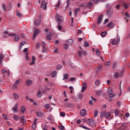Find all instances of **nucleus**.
<instances>
[{
	"instance_id": "nucleus-31",
	"label": "nucleus",
	"mask_w": 130,
	"mask_h": 130,
	"mask_svg": "<svg viewBox=\"0 0 130 130\" xmlns=\"http://www.w3.org/2000/svg\"><path fill=\"white\" fill-rule=\"evenodd\" d=\"M13 118L14 120H16V121L19 120V116L16 115L15 116H13Z\"/></svg>"
},
{
	"instance_id": "nucleus-1",
	"label": "nucleus",
	"mask_w": 130,
	"mask_h": 130,
	"mask_svg": "<svg viewBox=\"0 0 130 130\" xmlns=\"http://www.w3.org/2000/svg\"><path fill=\"white\" fill-rule=\"evenodd\" d=\"M55 19L57 22V28L60 31L61 29H62V26H61L60 25H61V23H63V17L61 16H59V15L58 13L56 14Z\"/></svg>"
},
{
	"instance_id": "nucleus-58",
	"label": "nucleus",
	"mask_w": 130,
	"mask_h": 130,
	"mask_svg": "<svg viewBox=\"0 0 130 130\" xmlns=\"http://www.w3.org/2000/svg\"><path fill=\"white\" fill-rule=\"evenodd\" d=\"M74 81H76V78H71L70 79V82H74Z\"/></svg>"
},
{
	"instance_id": "nucleus-26",
	"label": "nucleus",
	"mask_w": 130,
	"mask_h": 130,
	"mask_svg": "<svg viewBox=\"0 0 130 130\" xmlns=\"http://www.w3.org/2000/svg\"><path fill=\"white\" fill-rule=\"evenodd\" d=\"M123 7L124 8L125 10H127V9H128V6L126 3H123Z\"/></svg>"
},
{
	"instance_id": "nucleus-11",
	"label": "nucleus",
	"mask_w": 130,
	"mask_h": 130,
	"mask_svg": "<svg viewBox=\"0 0 130 130\" xmlns=\"http://www.w3.org/2000/svg\"><path fill=\"white\" fill-rule=\"evenodd\" d=\"M64 105L67 107H69L70 108H72V107H74V106H75V105L72 103H66L64 104Z\"/></svg>"
},
{
	"instance_id": "nucleus-28",
	"label": "nucleus",
	"mask_w": 130,
	"mask_h": 130,
	"mask_svg": "<svg viewBox=\"0 0 130 130\" xmlns=\"http://www.w3.org/2000/svg\"><path fill=\"white\" fill-rule=\"evenodd\" d=\"M115 96V94L112 93V92L109 93L108 94V97L109 98H113V97H114Z\"/></svg>"
},
{
	"instance_id": "nucleus-61",
	"label": "nucleus",
	"mask_w": 130,
	"mask_h": 130,
	"mask_svg": "<svg viewBox=\"0 0 130 130\" xmlns=\"http://www.w3.org/2000/svg\"><path fill=\"white\" fill-rule=\"evenodd\" d=\"M78 99H82L83 98V94H80L78 96Z\"/></svg>"
},
{
	"instance_id": "nucleus-50",
	"label": "nucleus",
	"mask_w": 130,
	"mask_h": 130,
	"mask_svg": "<svg viewBox=\"0 0 130 130\" xmlns=\"http://www.w3.org/2000/svg\"><path fill=\"white\" fill-rule=\"evenodd\" d=\"M115 114H116V115H118V114H119V111H118V110H117V109H115Z\"/></svg>"
},
{
	"instance_id": "nucleus-64",
	"label": "nucleus",
	"mask_w": 130,
	"mask_h": 130,
	"mask_svg": "<svg viewBox=\"0 0 130 130\" xmlns=\"http://www.w3.org/2000/svg\"><path fill=\"white\" fill-rule=\"evenodd\" d=\"M52 117V116H49L48 117H47V119L48 120H49V121H50V120H51V118Z\"/></svg>"
},
{
	"instance_id": "nucleus-56",
	"label": "nucleus",
	"mask_w": 130,
	"mask_h": 130,
	"mask_svg": "<svg viewBox=\"0 0 130 130\" xmlns=\"http://www.w3.org/2000/svg\"><path fill=\"white\" fill-rule=\"evenodd\" d=\"M2 74H7V70H6V69L2 70Z\"/></svg>"
},
{
	"instance_id": "nucleus-15",
	"label": "nucleus",
	"mask_w": 130,
	"mask_h": 130,
	"mask_svg": "<svg viewBox=\"0 0 130 130\" xmlns=\"http://www.w3.org/2000/svg\"><path fill=\"white\" fill-rule=\"evenodd\" d=\"M12 110L14 111V113H17V112H18V104H16L14 107L12 108Z\"/></svg>"
},
{
	"instance_id": "nucleus-23",
	"label": "nucleus",
	"mask_w": 130,
	"mask_h": 130,
	"mask_svg": "<svg viewBox=\"0 0 130 130\" xmlns=\"http://www.w3.org/2000/svg\"><path fill=\"white\" fill-rule=\"evenodd\" d=\"M57 74V72L56 71H53L51 73V77L52 78H55L56 75Z\"/></svg>"
},
{
	"instance_id": "nucleus-6",
	"label": "nucleus",
	"mask_w": 130,
	"mask_h": 130,
	"mask_svg": "<svg viewBox=\"0 0 130 130\" xmlns=\"http://www.w3.org/2000/svg\"><path fill=\"white\" fill-rule=\"evenodd\" d=\"M87 123L89 125H90V126H93L95 124V120L88 119Z\"/></svg>"
},
{
	"instance_id": "nucleus-3",
	"label": "nucleus",
	"mask_w": 130,
	"mask_h": 130,
	"mask_svg": "<svg viewBox=\"0 0 130 130\" xmlns=\"http://www.w3.org/2000/svg\"><path fill=\"white\" fill-rule=\"evenodd\" d=\"M125 70V68H123L122 72L121 73H120L119 74H118V73H115L114 75V78H115V79H118V78H121L122 77V75H123V72H124V71Z\"/></svg>"
},
{
	"instance_id": "nucleus-34",
	"label": "nucleus",
	"mask_w": 130,
	"mask_h": 130,
	"mask_svg": "<svg viewBox=\"0 0 130 130\" xmlns=\"http://www.w3.org/2000/svg\"><path fill=\"white\" fill-rule=\"evenodd\" d=\"M14 98L16 100L19 99V95H18L17 93H14Z\"/></svg>"
},
{
	"instance_id": "nucleus-30",
	"label": "nucleus",
	"mask_w": 130,
	"mask_h": 130,
	"mask_svg": "<svg viewBox=\"0 0 130 130\" xmlns=\"http://www.w3.org/2000/svg\"><path fill=\"white\" fill-rule=\"evenodd\" d=\"M37 96L38 98H40L42 96V93H41V91L39 90V91L37 93Z\"/></svg>"
},
{
	"instance_id": "nucleus-57",
	"label": "nucleus",
	"mask_w": 130,
	"mask_h": 130,
	"mask_svg": "<svg viewBox=\"0 0 130 130\" xmlns=\"http://www.w3.org/2000/svg\"><path fill=\"white\" fill-rule=\"evenodd\" d=\"M105 64H106V66H110V64H111L110 61L109 60V61L106 62Z\"/></svg>"
},
{
	"instance_id": "nucleus-22",
	"label": "nucleus",
	"mask_w": 130,
	"mask_h": 130,
	"mask_svg": "<svg viewBox=\"0 0 130 130\" xmlns=\"http://www.w3.org/2000/svg\"><path fill=\"white\" fill-rule=\"evenodd\" d=\"M35 63V56H33L32 57V62L29 64V66H33Z\"/></svg>"
},
{
	"instance_id": "nucleus-19",
	"label": "nucleus",
	"mask_w": 130,
	"mask_h": 130,
	"mask_svg": "<svg viewBox=\"0 0 130 130\" xmlns=\"http://www.w3.org/2000/svg\"><path fill=\"white\" fill-rule=\"evenodd\" d=\"M5 58V54L3 53H0V64H2V60Z\"/></svg>"
},
{
	"instance_id": "nucleus-46",
	"label": "nucleus",
	"mask_w": 130,
	"mask_h": 130,
	"mask_svg": "<svg viewBox=\"0 0 130 130\" xmlns=\"http://www.w3.org/2000/svg\"><path fill=\"white\" fill-rule=\"evenodd\" d=\"M62 66L61 65V64H59V65H58V66H57V69L58 70H61V69H62Z\"/></svg>"
},
{
	"instance_id": "nucleus-16",
	"label": "nucleus",
	"mask_w": 130,
	"mask_h": 130,
	"mask_svg": "<svg viewBox=\"0 0 130 130\" xmlns=\"http://www.w3.org/2000/svg\"><path fill=\"white\" fill-rule=\"evenodd\" d=\"M41 21L39 19H36L34 22L35 26L37 27L40 25Z\"/></svg>"
},
{
	"instance_id": "nucleus-21",
	"label": "nucleus",
	"mask_w": 130,
	"mask_h": 130,
	"mask_svg": "<svg viewBox=\"0 0 130 130\" xmlns=\"http://www.w3.org/2000/svg\"><path fill=\"white\" fill-rule=\"evenodd\" d=\"M111 116V114L110 112L105 113V117L106 118H109Z\"/></svg>"
},
{
	"instance_id": "nucleus-62",
	"label": "nucleus",
	"mask_w": 130,
	"mask_h": 130,
	"mask_svg": "<svg viewBox=\"0 0 130 130\" xmlns=\"http://www.w3.org/2000/svg\"><path fill=\"white\" fill-rule=\"evenodd\" d=\"M16 35H17L16 34H8V36H16Z\"/></svg>"
},
{
	"instance_id": "nucleus-52",
	"label": "nucleus",
	"mask_w": 130,
	"mask_h": 130,
	"mask_svg": "<svg viewBox=\"0 0 130 130\" xmlns=\"http://www.w3.org/2000/svg\"><path fill=\"white\" fill-rule=\"evenodd\" d=\"M99 52H100V50L99 49H97L95 52L96 55H100V54L99 53Z\"/></svg>"
},
{
	"instance_id": "nucleus-5",
	"label": "nucleus",
	"mask_w": 130,
	"mask_h": 130,
	"mask_svg": "<svg viewBox=\"0 0 130 130\" xmlns=\"http://www.w3.org/2000/svg\"><path fill=\"white\" fill-rule=\"evenodd\" d=\"M47 3H45V0H42L41 8H43V10H46L47 8Z\"/></svg>"
},
{
	"instance_id": "nucleus-47",
	"label": "nucleus",
	"mask_w": 130,
	"mask_h": 130,
	"mask_svg": "<svg viewBox=\"0 0 130 130\" xmlns=\"http://www.w3.org/2000/svg\"><path fill=\"white\" fill-rule=\"evenodd\" d=\"M58 128L60 130H64V126L63 125L58 126Z\"/></svg>"
},
{
	"instance_id": "nucleus-33",
	"label": "nucleus",
	"mask_w": 130,
	"mask_h": 130,
	"mask_svg": "<svg viewBox=\"0 0 130 130\" xmlns=\"http://www.w3.org/2000/svg\"><path fill=\"white\" fill-rule=\"evenodd\" d=\"M79 7L81 8L83 7V8H87L86 4V3H83L82 4H80L79 5Z\"/></svg>"
},
{
	"instance_id": "nucleus-38",
	"label": "nucleus",
	"mask_w": 130,
	"mask_h": 130,
	"mask_svg": "<svg viewBox=\"0 0 130 130\" xmlns=\"http://www.w3.org/2000/svg\"><path fill=\"white\" fill-rule=\"evenodd\" d=\"M84 47H89V43L87 42H84Z\"/></svg>"
},
{
	"instance_id": "nucleus-60",
	"label": "nucleus",
	"mask_w": 130,
	"mask_h": 130,
	"mask_svg": "<svg viewBox=\"0 0 130 130\" xmlns=\"http://www.w3.org/2000/svg\"><path fill=\"white\" fill-rule=\"evenodd\" d=\"M47 51V49H46V47H43V52H46Z\"/></svg>"
},
{
	"instance_id": "nucleus-39",
	"label": "nucleus",
	"mask_w": 130,
	"mask_h": 130,
	"mask_svg": "<svg viewBox=\"0 0 130 130\" xmlns=\"http://www.w3.org/2000/svg\"><path fill=\"white\" fill-rule=\"evenodd\" d=\"M26 111V109H25V107H22L21 108V112L22 113H24Z\"/></svg>"
},
{
	"instance_id": "nucleus-54",
	"label": "nucleus",
	"mask_w": 130,
	"mask_h": 130,
	"mask_svg": "<svg viewBox=\"0 0 130 130\" xmlns=\"http://www.w3.org/2000/svg\"><path fill=\"white\" fill-rule=\"evenodd\" d=\"M32 128L33 129H35L36 128V123L35 124V123H34L32 125Z\"/></svg>"
},
{
	"instance_id": "nucleus-40",
	"label": "nucleus",
	"mask_w": 130,
	"mask_h": 130,
	"mask_svg": "<svg viewBox=\"0 0 130 130\" xmlns=\"http://www.w3.org/2000/svg\"><path fill=\"white\" fill-rule=\"evenodd\" d=\"M17 87H18V85L16 84V83H14L13 85L12 89H13V90H15L17 89Z\"/></svg>"
},
{
	"instance_id": "nucleus-9",
	"label": "nucleus",
	"mask_w": 130,
	"mask_h": 130,
	"mask_svg": "<svg viewBox=\"0 0 130 130\" xmlns=\"http://www.w3.org/2000/svg\"><path fill=\"white\" fill-rule=\"evenodd\" d=\"M93 3L90 2H88L87 4H86V8H87V9H90V10L93 8Z\"/></svg>"
},
{
	"instance_id": "nucleus-41",
	"label": "nucleus",
	"mask_w": 130,
	"mask_h": 130,
	"mask_svg": "<svg viewBox=\"0 0 130 130\" xmlns=\"http://www.w3.org/2000/svg\"><path fill=\"white\" fill-rule=\"evenodd\" d=\"M2 117H3V118H4V119H5V120H7V119H8V117L5 114H3L2 115Z\"/></svg>"
},
{
	"instance_id": "nucleus-7",
	"label": "nucleus",
	"mask_w": 130,
	"mask_h": 130,
	"mask_svg": "<svg viewBox=\"0 0 130 130\" xmlns=\"http://www.w3.org/2000/svg\"><path fill=\"white\" fill-rule=\"evenodd\" d=\"M41 32V30L38 29H36L34 32V36L32 37V39H34L37 35H38L39 33H40Z\"/></svg>"
},
{
	"instance_id": "nucleus-37",
	"label": "nucleus",
	"mask_w": 130,
	"mask_h": 130,
	"mask_svg": "<svg viewBox=\"0 0 130 130\" xmlns=\"http://www.w3.org/2000/svg\"><path fill=\"white\" fill-rule=\"evenodd\" d=\"M97 115H98V111L95 110L94 111V117H97Z\"/></svg>"
},
{
	"instance_id": "nucleus-24",
	"label": "nucleus",
	"mask_w": 130,
	"mask_h": 130,
	"mask_svg": "<svg viewBox=\"0 0 130 130\" xmlns=\"http://www.w3.org/2000/svg\"><path fill=\"white\" fill-rule=\"evenodd\" d=\"M21 39V37H20L18 35H16L14 38L15 41H19V40Z\"/></svg>"
},
{
	"instance_id": "nucleus-12",
	"label": "nucleus",
	"mask_w": 130,
	"mask_h": 130,
	"mask_svg": "<svg viewBox=\"0 0 130 130\" xmlns=\"http://www.w3.org/2000/svg\"><path fill=\"white\" fill-rule=\"evenodd\" d=\"M102 20H103V14H101L98 17V25H99L101 23V22H102Z\"/></svg>"
},
{
	"instance_id": "nucleus-63",
	"label": "nucleus",
	"mask_w": 130,
	"mask_h": 130,
	"mask_svg": "<svg viewBox=\"0 0 130 130\" xmlns=\"http://www.w3.org/2000/svg\"><path fill=\"white\" fill-rule=\"evenodd\" d=\"M78 55L79 57H82V51H78Z\"/></svg>"
},
{
	"instance_id": "nucleus-36",
	"label": "nucleus",
	"mask_w": 130,
	"mask_h": 130,
	"mask_svg": "<svg viewBox=\"0 0 130 130\" xmlns=\"http://www.w3.org/2000/svg\"><path fill=\"white\" fill-rule=\"evenodd\" d=\"M106 34H107V33L105 31L104 32H102L101 34V36H102V37H105V36H106Z\"/></svg>"
},
{
	"instance_id": "nucleus-17",
	"label": "nucleus",
	"mask_w": 130,
	"mask_h": 130,
	"mask_svg": "<svg viewBox=\"0 0 130 130\" xmlns=\"http://www.w3.org/2000/svg\"><path fill=\"white\" fill-rule=\"evenodd\" d=\"M36 113L38 117H43L44 115V114L43 113H41L39 112H36Z\"/></svg>"
},
{
	"instance_id": "nucleus-51",
	"label": "nucleus",
	"mask_w": 130,
	"mask_h": 130,
	"mask_svg": "<svg viewBox=\"0 0 130 130\" xmlns=\"http://www.w3.org/2000/svg\"><path fill=\"white\" fill-rule=\"evenodd\" d=\"M100 83V81L99 80H96L94 84L96 86H98V85H99V84Z\"/></svg>"
},
{
	"instance_id": "nucleus-18",
	"label": "nucleus",
	"mask_w": 130,
	"mask_h": 130,
	"mask_svg": "<svg viewBox=\"0 0 130 130\" xmlns=\"http://www.w3.org/2000/svg\"><path fill=\"white\" fill-rule=\"evenodd\" d=\"M32 83L33 81H32L31 80H27L26 81H25L26 86H30V85H32Z\"/></svg>"
},
{
	"instance_id": "nucleus-45",
	"label": "nucleus",
	"mask_w": 130,
	"mask_h": 130,
	"mask_svg": "<svg viewBox=\"0 0 130 130\" xmlns=\"http://www.w3.org/2000/svg\"><path fill=\"white\" fill-rule=\"evenodd\" d=\"M20 83H21V79H19L17 80H16L15 81V84L16 85H19V84H20Z\"/></svg>"
},
{
	"instance_id": "nucleus-48",
	"label": "nucleus",
	"mask_w": 130,
	"mask_h": 130,
	"mask_svg": "<svg viewBox=\"0 0 130 130\" xmlns=\"http://www.w3.org/2000/svg\"><path fill=\"white\" fill-rule=\"evenodd\" d=\"M96 93L97 95H101V94H102V91L99 90V91H96Z\"/></svg>"
},
{
	"instance_id": "nucleus-42",
	"label": "nucleus",
	"mask_w": 130,
	"mask_h": 130,
	"mask_svg": "<svg viewBox=\"0 0 130 130\" xmlns=\"http://www.w3.org/2000/svg\"><path fill=\"white\" fill-rule=\"evenodd\" d=\"M26 44V43L24 41L21 42L19 45L20 48H22V47H23V45H24V44Z\"/></svg>"
},
{
	"instance_id": "nucleus-20",
	"label": "nucleus",
	"mask_w": 130,
	"mask_h": 130,
	"mask_svg": "<svg viewBox=\"0 0 130 130\" xmlns=\"http://www.w3.org/2000/svg\"><path fill=\"white\" fill-rule=\"evenodd\" d=\"M80 11H81V9L80 8H76L75 9V16H78V13L80 12Z\"/></svg>"
},
{
	"instance_id": "nucleus-8",
	"label": "nucleus",
	"mask_w": 130,
	"mask_h": 130,
	"mask_svg": "<svg viewBox=\"0 0 130 130\" xmlns=\"http://www.w3.org/2000/svg\"><path fill=\"white\" fill-rule=\"evenodd\" d=\"M80 114L81 116H85L87 114V111H86V109H83L80 111Z\"/></svg>"
},
{
	"instance_id": "nucleus-43",
	"label": "nucleus",
	"mask_w": 130,
	"mask_h": 130,
	"mask_svg": "<svg viewBox=\"0 0 130 130\" xmlns=\"http://www.w3.org/2000/svg\"><path fill=\"white\" fill-rule=\"evenodd\" d=\"M80 127H83V128H84V129H88V130L91 129L90 128L87 127H86L85 126H84V125H80Z\"/></svg>"
},
{
	"instance_id": "nucleus-14",
	"label": "nucleus",
	"mask_w": 130,
	"mask_h": 130,
	"mask_svg": "<svg viewBox=\"0 0 130 130\" xmlns=\"http://www.w3.org/2000/svg\"><path fill=\"white\" fill-rule=\"evenodd\" d=\"M20 122H21V123L24 124V123H25L26 122V118H25V116H20Z\"/></svg>"
},
{
	"instance_id": "nucleus-53",
	"label": "nucleus",
	"mask_w": 130,
	"mask_h": 130,
	"mask_svg": "<svg viewBox=\"0 0 130 130\" xmlns=\"http://www.w3.org/2000/svg\"><path fill=\"white\" fill-rule=\"evenodd\" d=\"M45 108H46V109H49V108H50L49 104L45 105Z\"/></svg>"
},
{
	"instance_id": "nucleus-10",
	"label": "nucleus",
	"mask_w": 130,
	"mask_h": 130,
	"mask_svg": "<svg viewBox=\"0 0 130 130\" xmlns=\"http://www.w3.org/2000/svg\"><path fill=\"white\" fill-rule=\"evenodd\" d=\"M106 14L107 16H112V14H113V10H111V8H109L107 10Z\"/></svg>"
},
{
	"instance_id": "nucleus-25",
	"label": "nucleus",
	"mask_w": 130,
	"mask_h": 130,
	"mask_svg": "<svg viewBox=\"0 0 130 130\" xmlns=\"http://www.w3.org/2000/svg\"><path fill=\"white\" fill-rule=\"evenodd\" d=\"M52 36V34H50L49 35L46 36V39L47 40L50 41L51 40V37Z\"/></svg>"
},
{
	"instance_id": "nucleus-4",
	"label": "nucleus",
	"mask_w": 130,
	"mask_h": 130,
	"mask_svg": "<svg viewBox=\"0 0 130 130\" xmlns=\"http://www.w3.org/2000/svg\"><path fill=\"white\" fill-rule=\"evenodd\" d=\"M2 7H3V9L4 10V11H8L9 12V11H11V9H12V4H9V7L8 8H7L6 7V5H5V4H2Z\"/></svg>"
},
{
	"instance_id": "nucleus-49",
	"label": "nucleus",
	"mask_w": 130,
	"mask_h": 130,
	"mask_svg": "<svg viewBox=\"0 0 130 130\" xmlns=\"http://www.w3.org/2000/svg\"><path fill=\"white\" fill-rule=\"evenodd\" d=\"M60 116H62V117H64V116H66V113L62 112L60 113Z\"/></svg>"
},
{
	"instance_id": "nucleus-2",
	"label": "nucleus",
	"mask_w": 130,
	"mask_h": 130,
	"mask_svg": "<svg viewBox=\"0 0 130 130\" xmlns=\"http://www.w3.org/2000/svg\"><path fill=\"white\" fill-rule=\"evenodd\" d=\"M117 39H111L110 43H111L112 45H116V44H118L120 41V37L118 36Z\"/></svg>"
},
{
	"instance_id": "nucleus-27",
	"label": "nucleus",
	"mask_w": 130,
	"mask_h": 130,
	"mask_svg": "<svg viewBox=\"0 0 130 130\" xmlns=\"http://www.w3.org/2000/svg\"><path fill=\"white\" fill-rule=\"evenodd\" d=\"M67 43H68L69 45H72L73 44V40L72 39H69L66 41Z\"/></svg>"
},
{
	"instance_id": "nucleus-29",
	"label": "nucleus",
	"mask_w": 130,
	"mask_h": 130,
	"mask_svg": "<svg viewBox=\"0 0 130 130\" xmlns=\"http://www.w3.org/2000/svg\"><path fill=\"white\" fill-rule=\"evenodd\" d=\"M68 79H69V74H64L63 80H68Z\"/></svg>"
},
{
	"instance_id": "nucleus-13",
	"label": "nucleus",
	"mask_w": 130,
	"mask_h": 130,
	"mask_svg": "<svg viewBox=\"0 0 130 130\" xmlns=\"http://www.w3.org/2000/svg\"><path fill=\"white\" fill-rule=\"evenodd\" d=\"M86 89H87V83H84L83 84L81 92L83 93V92H85V91H86Z\"/></svg>"
},
{
	"instance_id": "nucleus-55",
	"label": "nucleus",
	"mask_w": 130,
	"mask_h": 130,
	"mask_svg": "<svg viewBox=\"0 0 130 130\" xmlns=\"http://www.w3.org/2000/svg\"><path fill=\"white\" fill-rule=\"evenodd\" d=\"M16 15L19 17V18H21L22 17V14H21L20 12H17Z\"/></svg>"
},
{
	"instance_id": "nucleus-35",
	"label": "nucleus",
	"mask_w": 130,
	"mask_h": 130,
	"mask_svg": "<svg viewBox=\"0 0 130 130\" xmlns=\"http://www.w3.org/2000/svg\"><path fill=\"white\" fill-rule=\"evenodd\" d=\"M63 47H64V49H66V50H67L69 49V45H68L67 44H64L63 45Z\"/></svg>"
},
{
	"instance_id": "nucleus-44",
	"label": "nucleus",
	"mask_w": 130,
	"mask_h": 130,
	"mask_svg": "<svg viewBox=\"0 0 130 130\" xmlns=\"http://www.w3.org/2000/svg\"><path fill=\"white\" fill-rule=\"evenodd\" d=\"M42 128L43 130H46V129H47V128H48V126H47V125H46V124H45L43 126Z\"/></svg>"
},
{
	"instance_id": "nucleus-59",
	"label": "nucleus",
	"mask_w": 130,
	"mask_h": 130,
	"mask_svg": "<svg viewBox=\"0 0 130 130\" xmlns=\"http://www.w3.org/2000/svg\"><path fill=\"white\" fill-rule=\"evenodd\" d=\"M112 25H113V23H112V22H111L107 24V27H111Z\"/></svg>"
},
{
	"instance_id": "nucleus-32",
	"label": "nucleus",
	"mask_w": 130,
	"mask_h": 130,
	"mask_svg": "<svg viewBox=\"0 0 130 130\" xmlns=\"http://www.w3.org/2000/svg\"><path fill=\"white\" fill-rule=\"evenodd\" d=\"M41 46H42V47H46V44H45V42H41Z\"/></svg>"
}]
</instances>
